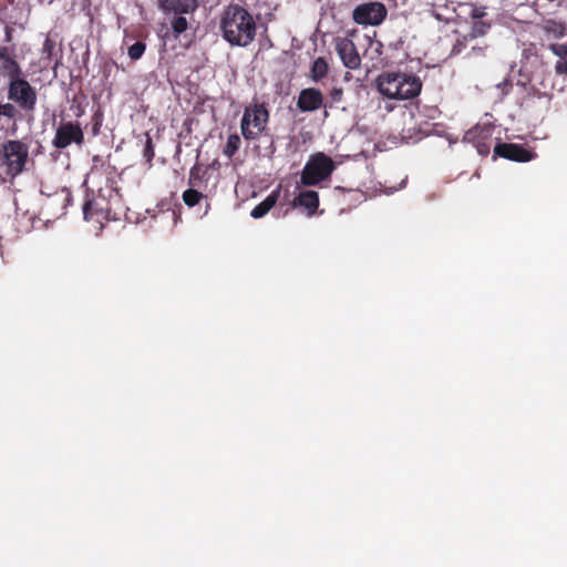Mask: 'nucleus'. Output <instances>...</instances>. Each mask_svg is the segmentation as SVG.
Here are the masks:
<instances>
[{"mask_svg": "<svg viewBox=\"0 0 567 567\" xmlns=\"http://www.w3.org/2000/svg\"><path fill=\"white\" fill-rule=\"evenodd\" d=\"M256 22L251 13L239 4H228L220 17L224 39L231 45L247 47L256 37Z\"/></svg>", "mask_w": 567, "mask_h": 567, "instance_id": "1", "label": "nucleus"}, {"mask_svg": "<svg viewBox=\"0 0 567 567\" xmlns=\"http://www.w3.org/2000/svg\"><path fill=\"white\" fill-rule=\"evenodd\" d=\"M375 83L383 96L400 101L419 96L423 86L417 75L405 72H383L377 78Z\"/></svg>", "mask_w": 567, "mask_h": 567, "instance_id": "2", "label": "nucleus"}, {"mask_svg": "<svg viewBox=\"0 0 567 567\" xmlns=\"http://www.w3.org/2000/svg\"><path fill=\"white\" fill-rule=\"evenodd\" d=\"M517 84L529 86L538 97H549L554 90L553 75L537 54H526L520 62Z\"/></svg>", "mask_w": 567, "mask_h": 567, "instance_id": "3", "label": "nucleus"}, {"mask_svg": "<svg viewBox=\"0 0 567 567\" xmlns=\"http://www.w3.org/2000/svg\"><path fill=\"white\" fill-rule=\"evenodd\" d=\"M29 159V146L20 140H9L0 147V162L12 178L20 175Z\"/></svg>", "mask_w": 567, "mask_h": 567, "instance_id": "4", "label": "nucleus"}, {"mask_svg": "<svg viewBox=\"0 0 567 567\" xmlns=\"http://www.w3.org/2000/svg\"><path fill=\"white\" fill-rule=\"evenodd\" d=\"M8 100L17 106L18 111L32 114L38 101L37 90L28 80L19 75L8 82Z\"/></svg>", "mask_w": 567, "mask_h": 567, "instance_id": "5", "label": "nucleus"}, {"mask_svg": "<svg viewBox=\"0 0 567 567\" xmlns=\"http://www.w3.org/2000/svg\"><path fill=\"white\" fill-rule=\"evenodd\" d=\"M336 168V164L331 157L324 153H316L310 156L306 163L301 176L300 183L303 186H313L328 178Z\"/></svg>", "mask_w": 567, "mask_h": 567, "instance_id": "6", "label": "nucleus"}, {"mask_svg": "<svg viewBox=\"0 0 567 567\" xmlns=\"http://www.w3.org/2000/svg\"><path fill=\"white\" fill-rule=\"evenodd\" d=\"M269 120V112L265 103H255L246 107L240 123L241 134L245 140H257L265 131Z\"/></svg>", "mask_w": 567, "mask_h": 567, "instance_id": "7", "label": "nucleus"}, {"mask_svg": "<svg viewBox=\"0 0 567 567\" xmlns=\"http://www.w3.org/2000/svg\"><path fill=\"white\" fill-rule=\"evenodd\" d=\"M82 145L84 143V133L79 122H62L54 134L52 145L56 150H64L71 144Z\"/></svg>", "mask_w": 567, "mask_h": 567, "instance_id": "8", "label": "nucleus"}, {"mask_svg": "<svg viewBox=\"0 0 567 567\" xmlns=\"http://www.w3.org/2000/svg\"><path fill=\"white\" fill-rule=\"evenodd\" d=\"M386 8L381 2H368L359 4L353 10V20L362 25H378L386 18Z\"/></svg>", "mask_w": 567, "mask_h": 567, "instance_id": "9", "label": "nucleus"}, {"mask_svg": "<svg viewBox=\"0 0 567 567\" xmlns=\"http://www.w3.org/2000/svg\"><path fill=\"white\" fill-rule=\"evenodd\" d=\"M493 127L489 125H476L464 135V141L471 143L477 153L486 157L491 152Z\"/></svg>", "mask_w": 567, "mask_h": 567, "instance_id": "10", "label": "nucleus"}, {"mask_svg": "<svg viewBox=\"0 0 567 567\" xmlns=\"http://www.w3.org/2000/svg\"><path fill=\"white\" fill-rule=\"evenodd\" d=\"M536 153L532 150L515 143H497L494 147V158L503 157L509 161L526 163L536 157Z\"/></svg>", "mask_w": 567, "mask_h": 567, "instance_id": "11", "label": "nucleus"}, {"mask_svg": "<svg viewBox=\"0 0 567 567\" xmlns=\"http://www.w3.org/2000/svg\"><path fill=\"white\" fill-rule=\"evenodd\" d=\"M83 215L86 220L96 218V221L101 223L105 220L117 219L115 213L112 212L110 203L102 197H95L87 199L83 205Z\"/></svg>", "mask_w": 567, "mask_h": 567, "instance_id": "12", "label": "nucleus"}, {"mask_svg": "<svg viewBox=\"0 0 567 567\" xmlns=\"http://www.w3.org/2000/svg\"><path fill=\"white\" fill-rule=\"evenodd\" d=\"M491 28V24L488 22H485L483 20L481 21H473L471 31L466 34L461 35L457 38L456 42L454 43L451 54L452 55H458L462 54L463 51L467 50L468 45L476 40L477 38L484 37Z\"/></svg>", "mask_w": 567, "mask_h": 567, "instance_id": "13", "label": "nucleus"}, {"mask_svg": "<svg viewBox=\"0 0 567 567\" xmlns=\"http://www.w3.org/2000/svg\"><path fill=\"white\" fill-rule=\"evenodd\" d=\"M336 50L346 68L355 70L360 66L361 58L358 53L355 44L351 40H340L336 45Z\"/></svg>", "mask_w": 567, "mask_h": 567, "instance_id": "14", "label": "nucleus"}, {"mask_svg": "<svg viewBox=\"0 0 567 567\" xmlns=\"http://www.w3.org/2000/svg\"><path fill=\"white\" fill-rule=\"evenodd\" d=\"M323 105V95L320 90L308 87L301 90L298 96L297 106L301 112H313Z\"/></svg>", "mask_w": 567, "mask_h": 567, "instance_id": "15", "label": "nucleus"}, {"mask_svg": "<svg viewBox=\"0 0 567 567\" xmlns=\"http://www.w3.org/2000/svg\"><path fill=\"white\" fill-rule=\"evenodd\" d=\"M0 73L9 80L22 75V69L8 47L0 45Z\"/></svg>", "mask_w": 567, "mask_h": 567, "instance_id": "16", "label": "nucleus"}, {"mask_svg": "<svg viewBox=\"0 0 567 567\" xmlns=\"http://www.w3.org/2000/svg\"><path fill=\"white\" fill-rule=\"evenodd\" d=\"M159 9L168 14H187L193 13L197 3L195 0H157Z\"/></svg>", "mask_w": 567, "mask_h": 567, "instance_id": "17", "label": "nucleus"}, {"mask_svg": "<svg viewBox=\"0 0 567 567\" xmlns=\"http://www.w3.org/2000/svg\"><path fill=\"white\" fill-rule=\"evenodd\" d=\"M292 207H303L309 217L313 216L319 207V194L316 190H303L291 203Z\"/></svg>", "mask_w": 567, "mask_h": 567, "instance_id": "18", "label": "nucleus"}, {"mask_svg": "<svg viewBox=\"0 0 567 567\" xmlns=\"http://www.w3.org/2000/svg\"><path fill=\"white\" fill-rule=\"evenodd\" d=\"M279 194H280V187L272 190L261 203H259L257 206H255L250 213V216L255 219L266 216L269 213V210L278 202Z\"/></svg>", "mask_w": 567, "mask_h": 567, "instance_id": "19", "label": "nucleus"}, {"mask_svg": "<svg viewBox=\"0 0 567 567\" xmlns=\"http://www.w3.org/2000/svg\"><path fill=\"white\" fill-rule=\"evenodd\" d=\"M72 195L69 189L63 188L60 192L54 193L52 196L48 197L45 206L49 208H53L56 205H60V210L56 212L58 216L64 215L66 206L71 203Z\"/></svg>", "mask_w": 567, "mask_h": 567, "instance_id": "20", "label": "nucleus"}, {"mask_svg": "<svg viewBox=\"0 0 567 567\" xmlns=\"http://www.w3.org/2000/svg\"><path fill=\"white\" fill-rule=\"evenodd\" d=\"M329 71V65L324 58H317L311 66L310 76L315 82L322 80Z\"/></svg>", "mask_w": 567, "mask_h": 567, "instance_id": "21", "label": "nucleus"}, {"mask_svg": "<svg viewBox=\"0 0 567 567\" xmlns=\"http://www.w3.org/2000/svg\"><path fill=\"white\" fill-rule=\"evenodd\" d=\"M488 50L487 44L477 45L473 44L471 45L470 50H465L464 59H467L472 62H480L486 58V52Z\"/></svg>", "mask_w": 567, "mask_h": 567, "instance_id": "22", "label": "nucleus"}, {"mask_svg": "<svg viewBox=\"0 0 567 567\" xmlns=\"http://www.w3.org/2000/svg\"><path fill=\"white\" fill-rule=\"evenodd\" d=\"M182 198L185 205L188 207L196 206L203 198L207 200V196H205L198 189L192 187L183 192Z\"/></svg>", "mask_w": 567, "mask_h": 567, "instance_id": "23", "label": "nucleus"}, {"mask_svg": "<svg viewBox=\"0 0 567 567\" xmlns=\"http://www.w3.org/2000/svg\"><path fill=\"white\" fill-rule=\"evenodd\" d=\"M241 145V140L237 133L230 134L227 138L226 145L224 147L223 153L231 158L239 150Z\"/></svg>", "mask_w": 567, "mask_h": 567, "instance_id": "24", "label": "nucleus"}, {"mask_svg": "<svg viewBox=\"0 0 567 567\" xmlns=\"http://www.w3.org/2000/svg\"><path fill=\"white\" fill-rule=\"evenodd\" d=\"M19 111L11 102H0V117H6L9 121L16 120Z\"/></svg>", "mask_w": 567, "mask_h": 567, "instance_id": "25", "label": "nucleus"}, {"mask_svg": "<svg viewBox=\"0 0 567 567\" xmlns=\"http://www.w3.org/2000/svg\"><path fill=\"white\" fill-rule=\"evenodd\" d=\"M171 25H172L174 35L177 38L183 32H185L187 30L188 22L185 17L178 16L172 20Z\"/></svg>", "mask_w": 567, "mask_h": 567, "instance_id": "26", "label": "nucleus"}, {"mask_svg": "<svg viewBox=\"0 0 567 567\" xmlns=\"http://www.w3.org/2000/svg\"><path fill=\"white\" fill-rule=\"evenodd\" d=\"M146 50V44L143 41H136L134 44L128 47L127 54L131 60L136 61L142 58Z\"/></svg>", "mask_w": 567, "mask_h": 567, "instance_id": "27", "label": "nucleus"}, {"mask_svg": "<svg viewBox=\"0 0 567 567\" xmlns=\"http://www.w3.org/2000/svg\"><path fill=\"white\" fill-rule=\"evenodd\" d=\"M202 184H203V176L200 175V169L198 168L197 165H195L194 167H192V169L189 172L188 185L192 188H195V187H200Z\"/></svg>", "mask_w": 567, "mask_h": 567, "instance_id": "28", "label": "nucleus"}, {"mask_svg": "<svg viewBox=\"0 0 567 567\" xmlns=\"http://www.w3.org/2000/svg\"><path fill=\"white\" fill-rule=\"evenodd\" d=\"M550 51L561 60H567V44L553 43L549 47Z\"/></svg>", "mask_w": 567, "mask_h": 567, "instance_id": "29", "label": "nucleus"}, {"mask_svg": "<svg viewBox=\"0 0 567 567\" xmlns=\"http://www.w3.org/2000/svg\"><path fill=\"white\" fill-rule=\"evenodd\" d=\"M143 155L148 163L152 162V159L154 158V155H155L153 142L148 134H146V142H145V146L143 150Z\"/></svg>", "mask_w": 567, "mask_h": 567, "instance_id": "30", "label": "nucleus"}, {"mask_svg": "<svg viewBox=\"0 0 567 567\" xmlns=\"http://www.w3.org/2000/svg\"><path fill=\"white\" fill-rule=\"evenodd\" d=\"M54 49H55V43L50 38H47L43 43V48H42L43 58L51 60Z\"/></svg>", "mask_w": 567, "mask_h": 567, "instance_id": "31", "label": "nucleus"}, {"mask_svg": "<svg viewBox=\"0 0 567 567\" xmlns=\"http://www.w3.org/2000/svg\"><path fill=\"white\" fill-rule=\"evenodd\" d=\"M555 72L558 75L567 76V60L559 59L555 64Z\"/></svg>", "mask_w": 567, "mask_h": 567, "instance_id": "32", "label": "nucleus"}, {"mask_svg": "<svg viewBox=\"0 0 567 567\" xmlns=\"http://www.w3.org/2000/svg\"><path fill=\"white\" fill-rule=\"evenodd\" d=\"M93 134L96 135L100 133V127L102 125V114L96 112L93 117Z\"/></svg>", "mask_w": 567, "mask_h": 567, "instance_id": "33", "label": "nucleus"}, {"mask_svg": "<svg viewBox=\"0 0 567 567\" xmlns=\"http://www.w3.org/2000/svg\"><path fill=\"white\" fill-rule=\"evenodd\" d=\"M330 97L334 103L341 102L343 97V90L341 87H333L330 92Z\"/></svg>", "mask_w": 567, "mask_h": 567, "instance_id": "34", "label": "nucleus"}, {"mask_svg": "<svg viewBox=\"0 0 567 567\" xmlns=\"http://www.w3.org/2000/svg\"><path fill=\"white\" fill-rule=\"evenodd\" d=\"M71 109L76 117H81L85 113V109L81 103L73 104Z\"/></svg>", "mask_w": 567, "mask_h": 567, "instance_id": "35", "label": "nucleus"}, {"mask_svg": "<svg viewBox=\"0 0 567 567\" xmlns=\"http://www.w3.org/2000/svg\"><path fill=\"white\" fill-rule=\"evenodd\" d=\"M484 16H485L484 11H482L477 8H474L471 13V17L473 18L474 21H481Z\"/></svg>", "mask_w": 567, "mask_h": 567, "instance_id": "36", "label": "nucleus"}, {"mask_svg": "<svg viewBox=\"0 0 567 567\" xmlns=\"http://www.w3.org/2000/svg\"><path fill=\"white\" fill-rule=\"evenodd\" d=\"M12 40V29L10 27H6V42H11Z\"/></svg>", "mask_w": 567, "mask_h": 567, "instance_id": "37", "label": "nucleus"}, {"mask_svg": "<svg viewBox=\"0 0 567 567\" xmlns=\"http://www.w3.org/2000/svg\"><path fill=\"white\" fill-rule=\"evenodd\" d=\"M97 162H102V159L100 156L96 155L93 157V163H94L93 171L96 169Z\"/></svg>", "mask_w": 567, "mask_h": 567, "instance_id": "38", "label": "nucleus"}, {"mask_svg": "<svg viewBox=\"0 0 567 567\" xmlns=\"http://www.w3.org/2000/svg\"><path fill=\"white\" fill-rule=\"evenodd\" d=\"M385 110H386L388 112H391V111L393 110V106H392V105H390V104H388V105L385 106Z\"/></svg>", "mask_w": 567, "mask_h": 567, "instance_id": "39", "label": "nucleus"}, {"mask_svg": "<svg viewBox=\"0 0 567 567\" xmlns=\"http://www.w3.org/2000/svg\"><path fill=\"white\" fill-rule=\"evenodd\" d=\"M209 207H210L209 203H208V202H206V210H205V214L208 212Z\"/></svg>", "mask_w": 567, "mask_h": 567, "instance_id": "40", "label": "nucleus"}]
</instances>
